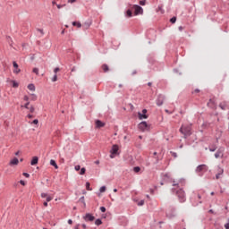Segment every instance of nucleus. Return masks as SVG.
<instances>
[{"instance_id": "obj_5", "label": "nucleus", "mask_w": 229, "mask_h": 229, "mask_svg": "<svg viewBox=\"0 0 229 229\" xmlns=\"http://www.w3.org/2000/svg\"><path fill=\"white\" fill-rule=\"evenodd\" d=\"M132 9L134 10L135 15H142V13H144V9H142V7L137 4H134L132 6Z\"/></svg>"}, {"instance_id": "obj_56", "label": "nucleus", "mask_w": 229, "mask_h": 229, "mask_svg": "<svg viewBox=\"0 0 229 229\" xmlns=\"http://www.w3.org/2000/svg\"><path fill=\"white\" fill-rule=\"evenodd\" d=\"M47 201H45L44 203H43V205H44V207H47Z\"/></svg>"}, {"instance_id": "obj_18", "label": "nucleus", "mask_w": 229, "mask_h": 229, "mask_svg": "<svg viewBox=\"0 0 229 229\" xmlns=\"http://www.w3.org/2000/svg\"><path fill=\"white\" fill-rule=\"evenodd\" d=\"M102 71H104L105 72H108V71H110V68H108V64H103Z\"/></svg>"}, {"instance_id": "obj_34", "label": "nucleus", "mask_w": 229, "mask_h": 229, "mask_svg": "<svg viewBox=\"0 0 229 229\" xmlns=\"http://www.w3.org/2000/svg\"><path fill=\"white\" fill-rule=\"evenodd\" d=\"M140 4L141 6H144V5L146 4V0H140Z\"/></svg>"}, {"instance_id": "obj_2", "label": "nucleus", "mask_w": 229, "mask_h": 229, "mask_svg": "<svg viewBox=\"0 0 229 229\" xmlns=\"http://www.w3.org/2000/svg\"><path fill=\"white\" fill-rule=\"evenodd\" d=\"M138 128L140 131H149L151 125L148 124L146 122H141L139 123Z\"/></svg>"}, {"instance_id": "obj_28", "label": "nucleus", "mask_w": 229, "mask_h": 229, "mask_svg": "<svg viewBox=\"0 0 229 229\" xmlns=\"http://www.w3.org/2000/svg\"><path fill=\"white\" fill-rule=\"evenodd\" d=\"M133 13L131 10H127V17H132Z\"/></svg>"}, {"instance_id": "obj_37", "label": "nucleus", "mask_w": 229, "mask_h": 229, "mask_svg": "<svg viewBox=\"0 0 229 229\" xmlns=\"http://www.w3.org/2000/svg\"><path fill=\"white\" fill-rule=\"evenodd\" d=\"M81 169V166L80 165H75V171H80Z\"/></svg>"}, {"instance_id": "obj_55", "label": "nucleus", "mask_w": 229, "mask_h": 229, "mask_svg": "<svg viewBox=\"0 0 229 229\" xmlns=\"http://www.w3.org/2000/svg\"><path fill=\"white\" fill-rule=\"evenodd\" d=\"M165 112L166 114H173V112H169V110H167V109H165Z\"/></svg>"}, {"instance_id": "obj_25", "label": "nucleus", "mask_w": 229, "mask_h": 229, "mask_svg": "<svg viewBox=\"0 0 229 229\" xmlns=\"http://www.w3.org/2000/svg\"><path fill=\"white\" fill-rule=\"evenodd\" d=\"M86 189L87 191H92V188H90V182H86Z\"/></svg>"}, {"instance_id": "obj_22", "label": "nucleus", "mask_w": 229, "mask_h": 229, "mask_svg": "<svg viewBox=\"0 0 229 229\" xmlns=\"http://www.w3.org/2000/svg\"><path fill=\"white\" fill-rule=\"evenodd\" d=\"M95 225L97 226H100V225H103V221H101V219L98 218L95 221Z\"/></svg>"}, {"instance_id": "obj_44", "label": "nucleus", "mask_w": 229, "mask_h": 229, "mask_svg": "<svg viewBox=\"0 0 229 229\" xmlns=\"http://www.w3.org/2000/svg\"><path fill=\"white\" fill-rule=\"evenodd\" d=\"M20 183H21V185H23V186L26 185V182L22 180L20 181Z\"/></svg>"}, {"instance_id": "obj_39", "label": "nucleus", "mask_w": 229, "mask_h": 229, "mask_svg": "<svg viewBox=\"0 0 229 229\" xmlns=\"http://www.w3.org/2000/svg\"><path fill=\"white\" fill-rule=\"evenodd\" d=\"M33 72H34L35 74H38V68H34V69H33Z\"/></svg>"}, {"instance_id": "obj_4", "label": "nucleus", "mask_w": 229, "mask_h": 229, "mask_svg": "<svg viewBox=\"0 0 229 229\" xmlns=\"http://www.w3.org/2000/svg\"><path fill=\"white\" fill-rule=\"evenodd\" d=\"M176 194L179 198L180 203H184V201H185V191H183V190L180 189L176 191Z\"/></svg>"}, {"instance_id": "obj_41", "label": "nucleus", "mask_w": 229, "mask_h": 229, "mask_svg": "<svg viewBox=\"0 0 229 229\" xmlns=\"http://www.w3.org/2000/svg\"><path fill=\"white\" fill-rule=\"evenodd\" d=\"M220 178H221V174H216V180H219Z\"/></svg>"}, {"instance_id": "obj_61", "label": "nucleus", "mask_w": 229, "mask_h": 229, "mask_svg": "<svg viewBox=\"0 0 229 229\" xmlns=\"http://www.w3.org/2000/svg\"><path fill=\"white\" fill-rule=\"evenodd\" d=\"M199 199H201V195H198Z\"/></svg>"}, {"instance_id": "obj_63", "label": "nucleus", "mask_w": 229, "mask_h": 229, "mask_svg": "<svg viewBox=\"0 0 229 229\" xmlns=\"http://www.w3.org/2000/svg\"><path fill=\"white\" fill-rule=\"evenodd\" d=\"M148 87H151V82H148Z\"/></svg>"}, {"instance_id": "obj_27", "label": "nucleus", "mask_w": 229, "mask_h": 229, "mask_svg": "<svg viewBox=\"0 0 229 229\" xmlns=\"http://www.w3.org/2000/svg\"><path fill=\"white\" fill-rule=\"evenodd\" d=\"M52 81H58V76L56 74L54 75V77L52 78Z\"/></svg>"}, {"instance_id": "obj_19", "label": "nucleus", "mask_w": 229, "mask_h": 229, "mask_svg": "<svg viewBox=\"0 0 229 229\" xmlns=\"http://www.w3.org/2000/svg\"><path fill=\"white\" fill-rule=\"evenodd\" d=\"M208 106H209L210 108H214V100L209 99V101L208 102Z\"/></svg>"}, {"instance_id": "obj_54", "label": "nucleus", "mask_w": 229, "mask_h": 229, "mask_svg": "<svg viewBox=\"0 0 229 229\" xmlns=\"http://www.w3.org/2000/svg\"><path fill=\"white\" fill-rule=\"evenodd\" d=\"M68 3H76V0H68Z\"/></svg>"}, {"instance_id": "obj_7", "label": "nucleus", "mask_w": 229, "mask_h": 229, "mask_svg": "<svg viewBox=\"0 0 229 229\" xmlns=\"http://www.w3.org/2000/svg\"><path fill=\"white\" fill-rule=\"evenodd\" d=\"M148 110L147 109H143L142 113L139 112L138 113V117L139 119L142 120V119H148Z\"/></svg>"}, {"instance_id": "obj_31", "label": "nucleus", "mask_w": 229, "mask_h": 229, "mask_svg": "<svg viewBox=\"0 0 229 229\" xmlns=\"http://www.w3.org/2000/svg\"><path fill=\"white\" fill-rule=\"evenodd\" d=\"M223 173H225V170H223V168H218V174L223 175Z\"/></svg>"}, {"instance_id": "obj_11", "label": "nucleus", "mask_w": 229, "mask_h": 229, "mask_svg": "<svg viewBox=\"0 0 229 229\" xmlns=\"http://www.w3.org/2000/svg\"><path fill=\"white\" fill-rule=\"evenodd\" d=\"M41 198H46V201L47 202H49V201H52L53 199V196L47 194V193H41Z\"/></svg>"}, {"instance_id": "obj_51", "label": "nucleus", "mask_w": 229, "mask_h": 229, "mask_svg": "<svg viewBox=\"0 0 229 229\" xmlns=\"http://www.w3.org/2000/svg\"><path fill=\"white\" fill-rule=\"evenodd\" d=\"M27 117H28L29 119H33V115H32V114H28Z\"/></svg>"}, {"instance_id": "obj_21", "label": "nucleus", "mask_w": 229, "mask_h": 229, "mask_svg": "<svg viewBox=\"0 0 229 229\" xmlns=\"http://www.w3.org/2000/svg\"><path fill=\"white\" fill-rule=\"evenodd\" d=\"M27 110H30V114H33V112H35V107L33 106H28Z\"/></svg>"}, {"instance_id": "obj_60", "label": "nucleus", "mask_w": 229, "mask_h": 229, "mask_svg": "<svg viewBox=\"0 0 229 229\" xmlns=\"http://www.w3.org/2000/svg\"><path fill=\"white\" fill-rule=\"evenodd\" d=\"M65 33V30H62L61 35H64Z\"/></svg>"}, {"instance_id": "obj_24", "label": "nucleus", "mask_w": 229, "mask_h": 229, "mask_svg": "<svg viewBox=\"0 0 229 229\" xmlns=\"http://www.w3.org/2000/svg\"><path fill=\"white\" fill-rule=\"evenodd\" d=\"M219 106H220V108H221L222 110H226V104L221 103V104L219 105Z\"/></svg>"}, {"instance_id": "obj_8", "label": "nucleus", "mask_w": 229, "mask_h": 229, "mask_svg": "<svg viewBox=\"0 0 229 229\" xmlns=\"http://www.w3.org/2000/svg\"><path fill=\"white\" fill-rule=\"evenodd\" d=\"M165 99V97L164 95H158L157 99V106H162V105H164Z\"/></svg>"}, {"instance_id": "obj_53", "label": "nucleus", "mask_w": 229, "mask_h": 229, "mask_svg": "<svg viewBox=\"0 0 229 229\" xmlns=\"http://www.w3.org/2000/svg\"><path fill=\"white\" fill-rule=\"evenodd\" d=\"M68 225H72V220L69 219L68 220Z\"/></svg>"}, {"instance_id": "obj_58", "label": "nucleus", "mask_w": 229, "mask_h": 229, "mask_svg": "<svg viewBox=\"0 0 229 229\" xmlns=\"http://www.w3.org/2000/svg\"><path fill=\"white\" fill-rule=\"evenodd\" d=\"M209 150H210L211 152H214V151H216V148H209Z\"/></svg>"}, {"instance_id": "obj_48", "label": "nucleus", "mask_w": 229, "mask_h": 229, "mask_svg": "<svg viewBox=\"0 0 229 229\" xmlns=\"http://www.w3.org/2000/svg\"><path fill=\"white\" fill-rule=\"evenodd\" d=\"M225 229H229V223H227V224L225 225Z\"/></svg>"}, {"instance_id": "obj_38", "label": "nucleus", "mask_w": 229, "mask_h": 229, "mask_svg": "<svg viewBox=\"0 0 229 229\" xmlns=\"http://www.w3.org/2000/svg\"><path fill=\"white\" fill-rule=\"evenodd\" d=\"M101 212H106V207H100Z\"/></svg>"}, {"instance_id": "obj_16", "label": "nucleus", "mask_w": 229, "mask_h": 229, "mask_svg": "<svg viewBox=\"0 0 229 229\" xmlns=\"http://www.w3.org/2000/svg\"><path fill=\"white\" fill-rule=\"evenodd\" d=\"M31 165H37V164H38V157H34L30 162Z\"/></svg>"}, {"instance_id": "obj_36", "label": "nucleus", "mask_w": 229, "mask_h": 229, "mask_svg": "<svg viewBox=\"0 0 229 229\" xmlns=\"http://www.w3.org/2000/svg\"><path fill=\"white\" fill-rule=\"evenodd\" d=\"M23 101H30V97H28V96H24L23 97Z\"/></svg>"}, {"instance_id": "obj_52", "label": "nucleus", "mask_w": 229, "mask_h": 229, "mask_svg": "<svg viewBox=\"0 0 229 229\" xmlns=\"http://www.w3.org/2000/svg\"><path fill=\"white\" fill-rule=\"evenodd\" d=\"M74 229H80V224L74 226Z\"/></svg>"}, {"instance_id": "obj_13", "label": "nucleus", "mask_w": 229, "mask_h": 229, "mask_svg": "<svg viewBox=\"0 0 229 229\" xmlns=\"http://www.w3.org/2000/svg\"><path fill=\"white\" fill-rule=\"evenodd\" d=\"M13 72L14 74H19L21 72V69H19V64H17L16 62H13Z\"/></svg>"}, {"instance_id": "obj_42", "label": "nucleus", "mask_w": 229, "mask_h": 229, "mask_svg": "<svg viewBox=\"0 0 229 229\" xmlns=\"http://www.w3.org/2000/svg\"><path fill=\"white\" fill-rule=\"evenodd\" d=\"M31 124H38V121L37 119L33 120V122L31 123Z\"/></svg>"}, {"instance_id": "obj_12", "label": "nucleus", "mask_w": 229, "mask_h": 229, "mask_svg": "<svg viewBox=\"0 0 229 229\" xmlns=\"http://www.w3.org/2000/svg\"><path fill=\"white\" fill-rule=\"evenodd\" d=\"M9 165H19V158L13 157V159H11V161L9 162Z\"/></svg>"}, {"instance_id": "obj_9", "label": "nucleus", "mask_w": 229, "mask_h": 229, "mask_svg": "<svg viewBox=\"0 0 229 229\" xmlns=\"http://www.w3.org/2000/svg\"><path fill=\"white\" fill-rule=\"evenodd\" d=\"M202 171H208V166H207V165H199L198 167H197V173H201Z\"/></svg>"}, {"instance_id": "obj_15", "label": "nucleus", "mask_w": 229, "mask_h": 229, "mask_svg": "<svg viewBox=\"0 0 229 229\" xmlns=\"http://www.w3.org/2000/svg\"><path fill=\"white\" fill-rule=\"evenodd\" d=\"M105 126V123L101 122L100 120L96 121V128H103Z\"/></svg>"}, {"instance_id": "obj_43", "label": "nucleus", "mask_w": 229, "mask_h": 229, "mask_svg": "<svg viewBox=\"0 0 229 229\" xmlns=\"http://www.w3.org/2000/svg\"><path fill=\"white\" fill-rule=\"evenodd\" d=\"M23 176H25V178H30V174H28V173H23Z\"/></svg>"}, {"instance_id": "obj_35", "label": "nucleus", "mask_w": 229, "mask_h": 229, "mask_svg": "<svg viewBox=\"0 0 229 229\" xmlns=\"http://www.w3.org/2000/svg\"><path fill=\"white\" fill-rule=\"evenodd\" d=\"M143 205H144V200H140V202H138L139 207H142Z\"/></svg>"}, {"instance_id": "obj_20", "label": "nucleus", "mask_w": 229, "mask_h": 229, "mask_svg": "<svg viewBox=\"0 0 229 229\" xmlns=\"http://www.w3.org/2000/svg\"><path fill=\"white\" fill-rule=\"evenodd\" d=\"M29 90H31L32 92H35V85L33 84H29L28 85Z\"/></svg>"}, {"instance_id": "obj_30", "label": "nucleus", "mask_w": 229, "mask_h": 229, "mask_svg": "<svg viewBox=\"0 0 229 229\" xmlns=\"http://www.w3.org/2000/svg\"><path fill=\"white\" fill-rule=\"evenodd\" d=\"M28 106H30V102L28 101L24 106H21V108H28Z\"/></svg>"}, {"instance_id": "obj_47", "label": "nucleus", "mask_w": 229, "mask_h": 229, "mask_svg": "<svg viewBox=\"0 0 229 229\" xmlns=\"http://www.w3.org/2000/svg\"><path fill=\"white\" fill-rule=\"evenodd\" d=\"M38 31H40L41 35H44V30L42 29H38Z\"/></svg>"}, {"instance_id": "obj_57", "label": "nucleus", "mask_w": 229, "mask_h": 229, "mask_svg": "<svg viewBox=\"0 0 229 229\" xmlns=\"http://www.w3.org/2000/svg\"><path fill=\"white\" fill-rule=\"evenodd\" d=\"M82 228H83V229H87V225L83 224V225H82Z\"/></svg>"}, {"instance_id": "obj_45", "label": "nucleus", "mask_w": 229, "mask_h": 229, "mask_svg": "<svg viewBox=\"0 0 229 229\" xmlns=\"http://www.w3.org/2000/svg\"><path fill=\"white\" fill-rule=\"evenodd\" d=\"M56 6H57L58 10H60V8H64V6H65V5L56 4Z\"/></svg>"}, {"instance_id": "obj_29", "label": "nucleus", "mask_w": 229, "mask_h": 229, "mask_svg": "<svg viewBox=\"0 0 229 229\" xmlns=\"http://www.w3.org/2000/svg\"><path fill=\"white\" fill-rule=\"evenodd\" d=\"M87 170L85 169V167H82L81 169V172H80V174H85V172H86Z\"/></svg>"}, {"instance_id": "obj_59", "label": "nucleus", "mask_w": 229, "mask_h": 229, "mask_svg": "<svg viewBox=\"0 0 229 229\" xmlns=\"http://www.w3.org/2000/svg\"><path fill=\"white\" fill-rule=\"evenodd\" d=\"M21 153V151H17L16 153H15V155H16V157H18V155Z\"/></svg>"}, {"instance_id": "obj_50", "label": "nucleus", "mask_w": 229, "mask_h": 229, "mask_svg": "<svg viewBox=\"0 0 229 229\" xmlns=\"http://www.w3.org/2000/svg\"><path fill=\"white\" fill-rule=\"evenodd\" d=\"M158 11L161 12V13H164V10L162 9V7H158Z\"/></svg>"}, {"instance_id": "obj_64", "label": "nucleus", "mask_w": 229, "mask_h": 229, "mask_svg": "<svg viewBox=\"0 0 229 229\" xmlns=\"http://www.w3.org/2000/svg\"><path fill=\"white\" fill-rule=\"evenodd\" d=\"M95 164H97V165L99 164V161H96Z\"/></svg>"}, {"instance_id": "obj_1", "label": "nucleus", "mask_w": 229, "mask_h": 229, "mask_svg": "<svg viewBox=\"0 0 229 229\" xmlns=\"http://www.w3.org/2000/svg\"><path fill=\"white\" fill-rule=\"evenodd\" d=\"M191 130L192 129L191 125H182V127L180 128V131L182 133V135H184L185 138L191 137V135L192 134Z\"/></svg>"}, {"instance_id": "obj_14", "label": "nucleus", "mask_w": 229, "mask_h": 229, "mask_svg": "<svg viewBox=\"0 0 229 229\" xmlns=\"http://www.w3.org/2000/svg\"><path fill=\"white\" fill-rule=\"evenodd\" d=\"M7 82L12 83L13 89L19 88V82H17V81H15L7 80Z\"/></svg>"}, {"instance_id": "obj_32", "label": "nucleus", "mask_w": 229, "mask_h": 229, "mask_svg": "<svg viewBox=\"0 0 229 229\" xmlns=\"http://www.w3.org/2000/svg\"><path fill=\"white\" fill-rule=\"evenodd\" d=\"M99 191H100V192H105L106 191V187L102 186Z\"/></svg>"}, {"instance_id": "obj_62", "label": "nucleus", "mask_w": 229, "mask_h": 229, "mask_svg": "<svg viewBox=\"0 0 229 229\" xmlns=\"http://www.w3.org/2000/svg\"><path fill=\"white\" fill-rule=\"evenodd\" d=\"M113 191H114V192H117V189H114Z\"/></svg>"}, {"instance_id": "obj_40", "label": "nucleus", "mask_w": 229, "mask_h": 229, "mask_svg": "<svg viewBox=\"0 0 229 229\" xmlns=\"http://www.w3.org/2000/svg\"><path fill=\"white\" fill-rule=\"evenodd\" d=\"M54 72H55V74H56V72H60V68H55V69H54Z\"/></svg>"}, {"instance_id": "obj_17", "label": "nucleus", "mask_w": 229, "mask_h": 229, "mask_svg": "<svg viewBox=\"0 0 229 229\" xmlns=\"http://www.w3.org/2000/svg\"><path fill=\"white\" fill-rule=\"evenodd\" d=\"M50 165H53L55 169H58V165L56 164V161H55V159L50 160Z\"/></svg>"}, {"instance_id": "obj_49", "label": "nucleus", "mask_w": 229, "mask_h": 229, "mask_svg": "<svg viewBox=\"0 0 229 229\" xmlns=\"http://www.w3.org/2000/svg\"><path fill=\"white\" fill-rule=\"evenodd\" d=\"M178 30H179V31H183V27H182V26H180V27L178 28Z\"/></svg>"}, {"instance_id": "obj_33", "label": "nucleus", "mask_w": 229, "mask_h": 229, "mask_svg": "<svg viewBox=\"0 0 229 229\" xmlns=\"http://www.w3.org/2000/svg\"><path fill=\"white\" fill-rule=\"evenodd\" d=\"M170 22H172V24H174V22H176V17H173V18L170 20Z\"/></svg>"}, {"instance_id": "obj_10", "label": "nucleus", "mask_w": 229, "mask_h": 229, "mask_svg": "<svg viewBox=\"0 0 229 229\" xmlns=\"http://www.w3.org/2000/svg\"><path fill=\"white\" fill-rule=\"evenodd\" d=\"M84 221H94V219H96V217L94 216H92V214L87 213L84 216H83Z\"/></svg>"}, {"instance_id": "obj_23", "label": "nucleus", "mask_w": 229, "mask_h": 229, "mask_svg": "<svg viewBox=\"0 0 229 229\" xmlns=\"http://www.w3.org/2000/svg\"><path fill=\"white\" fill-rule=\"evenodd\" d=\"M72 26H77V28H81V23H80L79 21H73Z\"/></svg>"}, {"instance_id": "obj_6", "label": "nucleus", "mask_w": 229, "mask_h": 229, "mask_svg": "<svg viewBox=\"0 0 229 229\" xmlns=\"http://www.w3.org/2000/svg\"><path fill=\"white\" fill-rule=\"evenodd\" d=\"M223 153H225V148L221 147L220 148H218V150L215 154V157L216 158H223V157H224Z\"/></svg>"}, {"instance_id": "obj_3", "label": "nucleus", "mask_w": 229, "mask_h": 229, "mask_svg": "<svg viewBox=\"0 0 229 229\" xmlns=\"http://www.w3.org/2000/svg\"><path fill=\"white\" fill-rule=\"evenodd\" d=\"M118 151H119V146L113 145L110 150V158H115V155H119Z\"/></svg>"}, {"instance_id": "obj_26", "label": "nucleus", "mask_w": 229, "mask_h": 229, "mask_svg": "<svg viewBox=\"0 0 229 229\" xmlns=\"http://www.w3.org/2000/svg\"><path fill=\"white\" fill-rule=\"evenodd\" d=\"M133 171H134V173H140V167L135 166V167L133 168Z\"/></svg>"}, {"instance_id": "obj_46", "label": "nucleus", "mask_w": 229, "mask_h": 229, "mask_svg": "<svg viewBox=\"0 0 229 229\" xmlns=\"http://www.w3.org/2000/svg\"><path fill=\"white\" fill-rule=\"evenodd\" d=\"M177 185H178V183H176V182L174 181V182H173V186H174V187H177Z\"/></svg>"}]
</instances>
